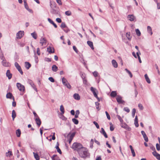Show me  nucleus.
I'll list each match as a JSON object with an SVG mask.
<instances>
[{
  "label": "nucleus",
  "mask_w": 160,
  "mask_h": 160,
  "mask_svg": "<svg viewBox=\"0 0 160 160\" xmlns=\"http://www.w3.org/2000/svg\"><path fill=\"white\" fill-rule=\"evenodd\" d=\"M79 156L82 158H85L89 156L90 153L88 151H77Z\"/></svg>",
  "instance_id": "1"
},
{
  "label": "nucleus",
  "mask_w": 160,
  "mask_h": 160,
  "mask_svg": "<svg viewBox=\"0 0 160 160\" xmlns=\"http://www.w3.org/2000/svg\"><path fill=\"white\" fill-rule=\"evenodd\" d=\"M72 148L74 150H78L83 148L82 144L80 143L74 142L72 146Z\"/></svg>",
  "instance_id": "2"
},
{
  "label": "nucleus",
  "mask_w": 160,
  "mask_h": 160,
  "mask_svg": "<svg viewBox=\"0 0 160 160\" xmlns=\"http://www.w3.org/2000/svg\"><path fill=\"white\" fill-rule=\"evenodd\" d=\"M17 87L19 90L21 92H24L25 88L24 86L21 84L20 83L18 82L17 83Z\"/></svg>",
  "instance_id": "3"
},
{
  "label": "nucleus",
  "mask_w": 160,
  "mask_h": 160,
  "mask_svg": "<svg viewBox=\"0 0 160 160\" xmlns=\"http://www.w3.org/2000/svg\"><path fill=\"white\" fill-rule=\"evenodd\" d=\"M24 35V32L20 31L17 33V39H21Z\"/></svg>",
  "instance_id": "4"
},
{
  "label": "nucleus",
  "mask_w": 160,
  "mask_h": 160,
  "mask_svg": "<svg viewBox=\"0 0 160 160\" xmlns=\"http://www.w3.org/2000/svg\"><path fill=\"white\" fill-rule=\"evenodd\" d=\"M90 90L93 93L94 96L97 98L98 100H99V98L98 97L97 94L96 92V89L93 88V87H91L90 88Z\"/></svg>",
  "instance_id": "5"
},
{
  "label": "nucleus",
  "mask_w": 160,
  "mask_h": 160,
  "mask_svg": "<svg viewBox=\"0 0 160 160\" xmlns=\"http://www.w3.org/2000/svg\"><path fill=\"white\" fill-rule=\"evenodd\" d=\"M28 83L30 84L32 87L37 92H38L37 89L36 87V86L33 83V82L31 80H28Z\"/></svg>",
  "instance_id": "6"
},
{
  "label": "nucleus",
  "mask_w": 160,
  "mask_h": 160,
  "mask_svg": "<svg viewBox=\"0 0 160 160\" xmlns=\"http://www.w3.org/2000/svg\"><path fill=\"white\" fill-rule=\"evenodd\" d=\"M141 133L142 134L143 136L144 140L146 142H148V138L147 137L145 132L143 131H142L141 132Z\"/></svg>",
  "instance_id": "7"
},
{
  "label": "nucleus",
  "mask_w": 160,
  "mask_h": 160,
  "mask_svg": "<svg viewBox=\"0 0 160 160\" xmlns=\"http://www.w3.org/2000/svg\"><path fill=\"white\" fill-rule=\"evenodd\" d=\"M116 100L119 103H123L124 102V101L122 100V97L119 95L117 96L116 98Z\"/></svg>",
  "instance_id": "8"
},
{
  "label": "nucleus",
  "mask_w": 160,
  "mask_h": 160,
  "mask_svg": "<svg viewBox=\"0 0 160 160\" xmlns=\"http://www.w3.org/2000/svg\"><path fill=\"white\" fill-rule=\"evenodd\" d=\"M2 64L4 67H9L10 66V64L7 62L6 60H3L2 62Z\"/></svg>",
  "instance_id": "9"
},
{
  "label": "nucleus",
  "mask_w": 160,
  "mask_h": 160,
  "mask_svg": "<svg viewBox=\"0 0 160 160\" xmlns=\"http://www.w3.org/2000/svg\"><path fill=\"white\" fill-rule=\"evenodd\" d=\"M6 75L9 79H10L12 78V74L11 73L10 70H7Z\"/></svg>",
  "instance_id": "10"
},
{
  "label": "nucleus",
  "mask_w": 160,
  "mask_h": 160,
  "mask_svg": "<svg viewBox=\"0 0 160 160\" xmlns=\"http://www.w3.org/2000/svg\"><path fill=\"white\" fill-rule=\"evenodd\" d=\"M152 154L156 157L157 159L160 160V154L158 153L156 151H154L152 152Z\"/></svg>",
  "instance_id": "11"
},
{
  "label": "nucleus",
  "mask_w": 160,
  "mask_h": 160,
  "mask_svg": "<svg viewBox=\"0 0 160 160\" xmlns=\"http://www.w3.org/2000/svg\"><path fill=\"white\" fill-rule=\"evenodd\" d=\"M35 120L37 125L38 126V127H39L41 124V122L39 117H38V118H35Z\"/></svg>",
  "instance_id": "12"
},
{
  "label": "nucleus",
  "mask_w": 160,
  "mask_h": 160,
  "mask_svg": "<svg viewBox=\"0 0 160 160\" xmlns=\"http://www.w3.org/2000/svg\"><path fill=\"white\" fill-rule=\"evenodd\" d=\"M46 42V40L44 38H41L40 40V43L42 44V45H45Z\"/></svg>",
  "instance_id": "13"
},
{
  "label": "nucleus",
  "mask_w": 160,
  "mask_h": 160,
  "mask_svg": "<svg viewBox=\"0 0 160 160\" xmlns=\"http://www.w3.org/2000/svg\"><path fill=\"white\" fill-rule=\"evenodd\" d=\"M128 18L130 21H133L135 19V17L133 15H129L128 16Z\"/></svg>",
  "instance_id": "14"
},
{
  "label": "nucleus",
  "mask_w": 160,
  "mask_h": 160,
  "mask_svg": "<svg viewBox=\"0 0 160 160\" xmlns=\"http://www.w3.org/2000/svg\"><path fill=\"white\" fill-rule=\"evenodd\" d=\"M87 43L88 45L92 49H94V48L93 47V44L92 42L88 41H87Z\"/></svg>",
  "instance_id": "15"
},
{
  "label": "nucleus",
  "mask_w": 160,
  "mask_h": 160,
  "mask_svg": "<svg viewBox=\"0 0 160 160\" xmlns=\"http://www.w3.org/2000/svg\"><path fill=\"white\" fill-rule=\"evenodd\" d=\"M74 98L78 100H79L80 99V97L78 93H75L73 95Z\"/></svg>",
  "instance_id": "16"
},
{
  "label": "nucleus",
  "mask_w": 160,
  "mask_h": 160,
  "mask_svg": "<svg viewBox=\"0 0 160 160\" xmlns=\"http://www.w3.org/2000/svg\"><path fill=\"white\" fill-rule=\"evenodd\" d=\"M112 63L113 66L115 68H117L118 67V65L116 61L114 59H113L112 61Z\"/></svg>",
  "instance_id": "17"
},
{
  "label": "nucleus",
  "mask_w": 160,
  "mask_h": 160,
  "mask_svg": "<svg viewBox=\"0 0 160 160\" xmlns=\"http://www.w3.org/2000/svg\"><path fill=\"white\" fill-rule=\"evenodd\" d=\"M6 97L7 98L11 99L12 98L13 99V97H14L13 96L12 94L11 93L9 92L7 93Z\"/></svg>",
  "instance_id": "18"
},
{
  "label": "nucleus",
  "mask_w": 160,
  "mask_h": 160,
  "mask_svg": "<svg viewBox=\"0 0 160 160\" xmlns=\"http://www.w3.org/2000/svg\"><path fill=\"white\" fill-rule=\"evenodd\" d=\"M101 129V130L100 131L101 133L103 135L105 138H107L108 135H107L104 129L103 128H102Z\"/></svg>",
  "instance_id": "19"
},
{
  "label": "nucleus",
  "mask_w": 160,
  "mask_h": 160,
  "mask_svg": "<svg viewBox=\"0 0 160 160\" xmlns=\"http://www.w3.org/2000/svg\"><path fill=\"white\" fill-rule=\"evenodd\" d=\"M134 124L136 127H138L139 126V124L138 123V118L137 116H135L134 119Z\"/></svg>",
  "instance_id": "20"
},
{
  "label": "nucleus",
  "mask_w": 160,
  "mask_h": 160,
  "mask_svg": "<svg viewBox=\"0 0 160 160\" xmlns=\"http://www.w3.org/2000/svg\"><path fill=\"white\" fill-rule=\"evenodd\" d=\"M33 154L35 159L36 160H39L40 159V157L38 153L35 152H33Z\"/></svg>",
  "instance_id": "21"
},
{
  "label": "nucleus",
  "mask_w": 160,
  "mask_h": 160,
  "mask_svg": "<svg viewBox=\"0 0 160 160\" xmlns=\"http://www.w3.org/2000/svg\"><path fill=\"white\" fill-rule=\"evenodd\" d=\"M25 65L26 68L27 69H28L31 66V64L28 62H25Z\"/></svg>",
  "instance_id": "22"
},
{
  "label": "nucleus",
  "mask_w": 160,
  "mask_h": 160,
  "mask_svg": "<svg viewBox=\"0 0 160 160\" xmlns=\"http://www.w3.org/2000/svg\"><path fill=\"white\" fill-rule=\"evenodd\" d=\"M147 31L148 33H150V35H151L152 34V29L149 26H148L147 27Z\"/></svg>",
  "instance_id": "23"
},
{
  "label": "nucleus",
  "mask_w": 160,
  "mask_h": 160,
  "mask_svg": "<svg viewBox=\"0 0 160 160\" xmlns=\"http://www.w3.org/2000/svg\"><path fill=\"white\" fill-rule=\"evenodd\" d=\"M16 116V113L14 110H13L12 112V118L13 120H14V118H15Z\"/></svg>",
  "instance_id": "24"
},
{
  "label": "nucleus",
  "mask_w": 160,
  "mask_h": 160,
  "mask_svg": "<svg viewBox=\"0 0 160 160\" xmlns=\"http://www.w3.org/2000/svg\"><path fill=\"white\" fill-rule=\"evenodd\" d=\"M52 70L54 72H56L58 70V67L55 65H52Z\"/></svg>",
  "instance_id": "25"
},
{
  "label": "nucleus",
  "mask_w": 160,
  "mask_h": 160,
  "mask_svg": "<svg viewBox=\"0 0 160 160\" xmlns=\"http://www.w3.org/2000/svg\"><path fill=\"white\" fill-rule=\"evenodd\" d=\"M12 152L11 151H8V152H6V155L7 157H10L12 155Z\"/></svg>",
  "instance_id": "26"
},
{
  "label": "nucleus",
  "mask_w": 160,
  "mask_h": 160,
  "mask_svg": "<svg viewBox=\"0 0 160 160\" xmlns=\"http://www.w3.org/2000/svg\"><path fill=\"white\" fill-rule=\"evenodd\" d=\"M21 134V131L20 129H18L16 131V134L18 137H19Z\"/></svg>",
  "instance_id": "27"
},
{
  "label": "nucleus",
  "mask_w": 160,
  "mask_h": 160,
  "mask_svg": "<svg viewBox=\"0 0 160 160\" xmlns=\"http://www.w3.org/2000/svg\"><path fill=\"white\" fill-rule=\"evenodd\" d=\"M144 77L147 82L148 83H150L151 82L150 80L148 77V75L147 74H145L144 75Z\"/></svg>",
  "instance_id": "28"
},
{
  "label": "nucleus",
  "mask_w": 160,
  "mask_h": 160,
  "mask_svg": "<svg viewBox=\"0 0 160 160\" xmlns=\"http://www.w3.org/2000/svg\"><path fill=\"white\" fill-rule=\"evenodd\" d=\"M117 92L116 91H112L110 94V95L112 97H115L117 96Z\"/></svg>",
  "instance_id": "29"
},
{
  "label": "nucleus",
  "mask_w": 160,
  "mask_h": 160,
  "mask_svg": "<svg viewBox=\"0 0 160 160\" xmlns=\"http://www.w3.org/2000/svg\"><path fill=\"white\" fill-rule=\"evenodd\" d=\"M47 51L50 53H52L54 52V50L53 51H52V49L50 47L47 48Z\"/></svg>",
  "instance_id": "30"
},
{
  "label": "nucleus",
  "mask_w": 160,
  "mask_h": 160,
  "mask_svg": "<svg viewBox=\"0 0 160 160\" xmlns=\"http://www.w3.org/2000/svg\"><path fill=\"white\" fill-rule=\"evenodd\" d=\"M60 110L61 112V114H62L64 113V107L62 105H61L60 107Z\"/></svg>",
  "instance_id": "31"
},
{
  "label": "nucleus",
  "mask_w": 160,
  "mask_h": 160,
  "mask_svg": "<svg viewBox=\"0 0 160 160\" xmlns=\"http://www.w3.org/2000/svg\"><path fill=\"white\" fill-rule=\"evenodd\" d=\"M16 68L18 70V71L20 72V73L22 74V75L23 74V72L21 69V67L20 66H19L18 67H17Z\"/></svg>",
  "instance_id": "32"
},
{
  "label": "nucleus",
  "mask_w": 160,
  "mask_h": 160,
  "mask_svg": "<svg viewBox=\"0 0 160 160\" xmlns=\"http://www.w3.org/2000/svg\"><path fill=\"white\" fill-rule=\"evenodd\" d=\"M125 70L129 75L130 78H132V75L131 72L128 70L127 68H125Z\"/></svg>",
  "instance_id": "33"
},
{
  "label": "nucleus",
  "mask_w": 160,
  "mask_h": 160,
  "mask_svg": "<svg viewBox=\"0 0 160 160\" xmlns=\"http://www.w3.org/2000/svg\"><path fill=\"white\" fill-rule=\"evenodd\" d=\"M135 31L137 36H140L141 33L139 30L138 29H137L135 30Z\"/></svg>",
  "instance_id": "34"
},
{
  "label": "nucleus",
  "mask_w": 160,
  "mask_h": 160,
  "mask_svg": "<svg viewBox=\"0 0 160 160\" xmlns=\"http://www.w3.org/2000/svg\"><path fill=\"white\" fill-rule=\"evenodd\" d=\"M62 82L63 85L65 84L68 82L67 80L64 77L62 78Z\"/></svg>",
  "instance_id": "35"
},
{
  "label": "nucleus",
  "mask_w": 160,
  "mask_h": 160,
  "mask_svg": "<svg viewBox=\"0 0 160 160\" xmlns=\"http://www.w3.org/2000/svg\"><path fill=\"white\" fill-rule=\"evenodd\" d=\"M72 121L75 124H78V120L76 118H72Z\"/></svg>",
  "instance_id": "36"
},
{
  "label": "nucleus",
  "mask_w": 160,
  "mask_h": 160,
  "mask_svg": "<svg viewBox=\"0 0 160 160\" xmlns=\"http://www.w3.org/2000/svg\"><path fill=\"white\" fill-rule=\"evenodd\" d=\"M117 117L118 118V119L120 121V122H121V123H123V119L121 118V117L119 115H117Z\"/></svg>",
  "instance_id": "37"
},
{
  "label": "nucleus",
  "mask_w": 160,
  "mask_h": 160,
  "mask_svg": "<svg viewBox=\"0 0 160 160\" xmlns=\"http://www.w3.org/2000/svg\"><path fill=\"white\" fill-rule=\"evenodd\" d=\"M31 35L34 39H36L37 38V35L34 32L31 33Z\"/></svg>",
  "instance_id": "38"
},
{
  "label": "nucleus",
  "mask_w": 160,
  "mask_h": 160,
  "mask_svg": "<svg viewBox=\"0 0 160 160\" xmlns=\"http://www.w3.org/2000/svg\"><path fill=\"white\" fill-rule=\"evenodd\" d=\"M80 112L79 110H77L76 111V114L75 115V118H77L78 117Z\"/></svg>",
  "instance_id": "39"
},
{
  "label": "nucleus",
  "mask_w": 160,
  "mask_h": 160,
  "mask_svg": "<svg viewBox=\"0 0 160 160\" xmlns=\"http://www.w3.org/2000/svg\"><path fill=\"white\" fill-rule=\"evenodd\" d=\"M61 27L62 28H66L67 26H66V25L64 22H62V23L61 25Z\"/></svg>",
  "instance_id": "40"
},
{
  "label": "nucleus",
  "mask_w": 160,
  "mask_h": 160,
  "mask_svg": "<svg viewBox=\"0 0 160 160\" xmlns=\"http://www.w3.org/2000/svg\"><path fill=\"white\" fill-rule=\"evenodd\" d=\"M64 85L65 86L68 88L70 89L71 88V85L68 82Z\"/></svg>",
  "instance_id": "41"
},
{
  "label": "nucleus",
  "mask_w": 160,
  "mask_h": 160,
  "mask_svg": "<svg viewBox=\"0 0 160 160\" xmlns=\"http://www.w3.org/2000/svg\"><path fill=\"white\" fill-rule=\"evenodd\" d=\"M65 14L66 15L70 16L71 15V12L70 11H68L65 12Z\"/></svg>",
  "instance_id": "42"
},
{
  "label": "nucleus",
  "mask_w": 160,
  "mask_h": 160,
  "mask_svg": "<svg viewBox=\"0 0 160 160\" xmlns=\"http://www.w3.org/2000/svg\"><path fill=\"white\" fill-rule=\"evenodd\" d=\"M135 112H136L135 109L133 108L132 109V116L133 118L135 116Z\"/></svg>",
  "instance_id": "43"
},
{
  "label": "nucleus",
  "mask_w": 160,
  "mask_h": 160,
  "mask_svg": "<svg viewBox=\"0 0 160 160\" xmlns=\"http://www.w3.org/2000/svg\"><path fill=\"white\" fill-rule=\"evenodd\" d=\"M126 37L129 40H131V37L130 35V32H127L126 33Z\"/></svg>",
  "instance_id": "44"
},
{
  "label": "nucleus",
  "mask_w": 160,
  "mask_h": 160,
  "mask_svg": "<svg viewBox=\"0 0 160 160\" xmlns=\"http://www.w3.org/2000/svg\"><path fill=\"white\" fill-rule=\"evenodd\" d=\"M55 148H56L57 150H61L59 147V143L58 142H57V143L55 147Z\"/></svg>",
  "instance_id": "45"
},
{
  "label": "nucleus",
  "mask_w": 160,
  "mask_h": 160,
  "mask_svg": "<svg viewBox=\"0 0 160 160\" xmlns=\"http://www.w3.org/2000/svg\"><path fill=\"white\" fill-rule=\"evenodd\" d=\"M121 124V126L122 127L124 128H126L127 127H128V125L126 123H124L123 124H122V123Z\"/></svg>",
  "instance_id": "46"
},
{
  "label": "nucleus",
  "mask_w": 160,
  "mask_h": 160,
  "mask_svg": "<svg viewBox=\"0 0 160 160\" xmlns=\"http://www.w3.org/2000/svg\"><path fill=\"white\" fill-rule=\"evenodd\" d=\"M44 61L46 62H50L51 61V59L48 58H44Z\"/></svg>",
  "instance_id": "47"
},
{
  "label": "nucleus",
  "mask_w": 160,
  "mask_h": 160,
  "mask_svg": "<svg viewBox=\"0 0 160 160\" xmlns=\"http://www.w3.org/2000/svg\"><path fill=\"white\" fill-rule=\"evenodd\" d=\"M93 124L96 126L97 128L98 129L99 128V126L98 124L95 121L93 122Z\"/></svg>",
  "instance_id": "48"
},
{
  "label": "nucleus",
  "mask_w": 160,
  "mask_h": 160,
  "mask_svg": "<svg viewBox=\"0 0 160 160\" xmlns=\"http://www.w3.org/2000/svg\"><path fill=\"white\" fill-rule=\"evenodd\" d=\"M138 107L141 110H142L143 109V106L141 103H139L138 104Z\"/></svg>",
  "instance_id": "49"
},
{
  "label": "nucleus",
  "mask_w": 160,
  "mask_h": 160,
  "mask_svg": "<svg viewBox=\"0 0 160 160\" xmlns=\"http://www.w3.org/2000/svg\"><path fill=\"white\" fill-rule=\"evenodd\" d=\"M93 74L94 76L95 77H98V72L97 71H94L93 72Z\"/></svg>",
  "instance_id": "50"
},
{
  "label": "nucleus",
  "mask_w": 160,
  "mask_h": 160,
  "mask_svg": "<svg viewBox=\"0 0 160 160\" xmlns=\"http://www.w3.org/2000/svg\"><path fill=\"white\" fill-rule=\"evenodd\" d=\"M95 104H96V109L98 110H100V109H99V103L98 102H95Z\"/></svg>",
  "instance_id": "51"
},
{
  "label": "nucleus",
  "mask_w": 160,
  "mask_h": 160,
  "mask_svg": "<svg viewBox=\"0 0 160 160\" xmlns=\"http://www.w3.org/2000/svg\"><path fill=\"white\" fill-rule=\"evenodd\" d=\"M105 113L106 114V115L107 116L108 119V120H110L111 119V118H110V117L109 115V114L108 113L107 111L105 112Z\"/></svg>",
  "instance_id": "52"
},
{
  "label": "nucleus",
  "mask_w": 160,
  "mask_h": 160,
  "mask_svg": "<svg viewBox=\"0 0 160 160\" xmlns=\"http://www.w3.org/2000/svg\"><path fill=\"white\" fill-rule=\"evenodd\" d=\"M150 148L151 150H155V148L152 144L149 145Z\"/></svg>",
  "instance_id": "53"
},
{
  "label": "nucleus",
  "mask_w": 160,
  "mask_h": 160,
  "mask_svg": "<svg viewBox=\"0 0 160 160\" xmlns=\"http://www.w3.org/2000/svg\"><path fill=\"white\" fill-rule=\"evenodd\" d=\"M123 110L127 112H130V110L128 107H125L124 108Z\"/></svg>",
  "instance_id": "54"
},
{
  "label": "nucleus",
  "mask_w": 160,
  "mask_h": 160,
  "mask_svg": "<svg viewBox=\"0 0 160 160\" xmlns=\"http://www.w3.org/2000/svg\"><path fill=\"white\" fill-rule=\"evenodd\" d=\"M13 101L12 102V106L13 107H15L16 106V103L15 102V99H14V97H13Z\"/></svg>",
  "instance_id": "55"
},
{
  "label": "nucleus",
  "mask_w": 160,
  "mask_h": 160,
  "mask_svg": "<svg viewBox=\"0 0 160 160\" xmlns=\"http://www.w3.org/2000/svg\"><path fill=\"white\" fill-rule=\"evenodd\" d=\"M57 3L60 5H61L62 4V2L61 0H56Z\"/></svg>",
  "instance_id": "56"
},
{
  "label": "nucleus",
  "mask_w": 160,
  "mask_h": 160,
  "mask_svg": "<svg viewBox=\"0 0 160 160\" xmlns=\"http://www.w3.org/2000/svg\"><path fill=\"white\" fill-rule=\"evenodd\" d=\"M134 92H135V97L136 98L137 97V95L138 94V92L136 88H135L134 89Z\"/></svg>",
  "instance_id": "57"
},
{
  "label": "nucleus",
  "mask_w": 160,
  "mask_h": 160,
  "mask_svg": "<svg viewBox=\"0 0 160 160\" xmlns=\"http://www.w3.org/2000/svg\"><path fill=\"white\" fill-rule=\"evenodd\" d=\"M75 134V132H73L72 134H71L69 138H72L73 139V138Z\"/></svg>",
  "instance_id": "58"
},
{
  "label": "nucleus",
  "mask_w": 160,
  "mask_h": 160,
  "mask_svg": "<svg viewBox=\"0 0 160 160\" xmlns=\"http://www.w3.org/2000/svg\"><path fill=\"white\" fill-rule=\"evenodd\" d=\"M48 79L51 82H54V79L52 77L49 78Z\"/></svg>",
  "instance_id": "59"
},
{
  "label": "nucleus",
  "mask_w": 160,
  "mask_h": 160,
  "mask_svg": "<svg viewBox=\"0 0 160 160\" xmlns=\"http://www.w3.org/2000/svg\"><path fill=\"white\" fill-rule=\"evenodd\" d=\"M156 147L157 150H160V146L159 144L158 143H157L156 144Z\"/></svg>",
  "instance_id": "60"
},
{
  "label": "nucleus",
  "mask_w": 160,
  "mask_h": 160,
  "mask_svg": "<svg viewBox=\"0 0 160 160\" xmlns=\"http://www.w3.org/2000/svg\"><path fill=\"white\" fill-rule=\"evenodd\" d=\"M73 49L76 53H77L78 52V51L75 46H73Z\"/></svg>",
  "instance_id": "61"
},
{
  "label": "nucleus",
  "mask_w": 160,
  "mask_h": 160,
  "mask_svg": "<svg viewBox=\"0 0 160 160\" xmlns=\"http://www.w3.org/2000/svg\"><path fill=\"white\" fill-rule=\"evenodd\" d=\"M56 21L58 23H61L62 22V20L60 18H56Z\"/></svg>",
  "instance_id": "62"
},
{
  "label": "nucleus",
  "mask_w": 160,
  "mask_h": 160,
  "mask_svg": "<svg viewBox=\"0 0 160 160\" xmlns=\"http://www.w3.org/2000/svg\"><path fill=\"white\" fill-rule=\"evenodd\" d=\"M51 12L52 14H55L57 13V11L55 10L52 9L51 11Z\"/></svg>",
  "instance_id": "63"
},
{
  "label": "nucleus",
  "mask_w": 160,
  "mask_h": 160,
  "mask_svg": "<svg viewBox=\"0 0 160 160\" xmlns=\"http://www.w3.org/2000/svg\"><path fill=\"white\" fill-rule=\"evenodd\" d=\"M37 53L38 55H40V49L39 48H38L37 49Z\"/></svg>",
  "instance_id": "64"
}]
</instances>
